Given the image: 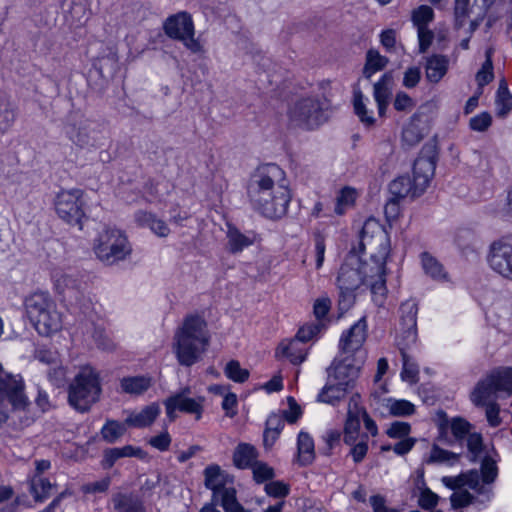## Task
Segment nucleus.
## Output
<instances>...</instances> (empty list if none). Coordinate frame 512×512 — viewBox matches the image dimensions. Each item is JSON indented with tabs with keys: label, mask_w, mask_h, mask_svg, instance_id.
<instances>
[{
	"label": "nucleus",
	"mask_w": 512,
	"mask_h": 512,
	"mask_svg": "<svg viewBox=\"0 0 512 512\" xmlns=\"http://www.w3.org/2000/svg\"><path fill=\"white\" fill-rule=\"evenodd\" d=\"M247 195L252 208L272 220L287 214L292 199L285 171L273 163L261 165L253 172Z\"/></svg>",
	"instance_id": "obj_1"
},
{
	"label": "nucleus",
	"mask_w": 512,
	"mask_h": 512,
	"mask_svg": "<svg viewBox=\"0 0 512 512\" xmlns=\"http://www.w3.org/2000/svg\"><path fill=\"white\" fill-rule=\"evenodd\" d=\"M211 334L207 321L198 314L185 316L174 334L173 349L180 365L190 367L207 352Z\"/></svg>",
	"instance_id": "obj_2"
},
{
	"label": "nucleus",
	"mask_w": 512,
	"mask_h": 512,
	"mask_svg": "<svg viewBox=\"0 0 512 512\" xmlns=\"http://www.w3.org/2000/svg\"><path fill=\"white\" fill-rule=\"evenodd\" d=\"M360 246L365 253L369 251L370 260L374 262L373 269L377 281L372 284L373 300L378 306H382L386 295V260L390 253L389 237L382 225L375 219H367L360 233Z\"/></svg>",
	"instance_id": "obj_3"
},
{
	"label": "nucleus",
	"mask_w": 512,
	"mask_h": 512,
	"mask_svg": "<svg viewBox=\"0 0 512 512\" xmlns=\"http://www.w3.org/2000/svg\"><path fill=\"white\" fill-rule=\"evenodd\" d=\"M374 262H362L357 255H349L341 265L337 287L339 289L338 306L341 313L348 311L355 302V291L362 285H368L372 291L373 282L377 281Z\"/></svg>",
	"instance_id": "obj_4"
},
{
	"label": "nucleus",
	"mask_w": 512,
	"mask_h": 512,
	"mask_svg": "<svg viewBox=\"0 0 512 512\" xmlns=\"http://www.w3.org/2000/svg\"><path fill=\"white\" fill-rule=\"evenodd\" d=\"M368 323L366 316L361 317L349 329L343 331L339 339V359L334 360V370L339 377L344 370H349L356 377L364 360L356 358L362 353V347L367 339Z\"/></svg>",
	"instance_id": "obj_5"
},
{
	"label": "nucleus",
	"mask_w": 512,
	"mask_h": 512,
	"mask_svg": "<svg viewBox=\"0 0 512 512\" xmlns=\"http://www.w3.org/2000/svg\"><path fill=\"white\" fill-rule=\"evenodd\" d=\"M68 403L81 413L88 412L102 394L99 373L91 366L80 368L68 386Z\"/></svg>",
	"instance_id": "obj_6"
},
{
	"label": "nucleus",
	"mask_w": 512,
	"mask_h": 512,
	"mask_svg": "<svg viewBox=\"0 0 512 512\" xmlns=\"http://www.w3.org/2000/svg\"><path fill=\"white\" fill-rule=\"evenodd\" d=\"M27 316L36 331L51 336L62 329V314L48 293L36 292L25 301Z\"/></svg>",
	"instance_id": "obj_7"
},
{
	"label": "nucleus",
	"mask_w": 512,
	"mask_h": 512,
	"mask_svg": "<svg viewBox=\"0 0 512 512\" xmlns=\"http://www.w3.org/2000/svg\"><path fill=\"white\" fill-rule=\"evenodd\" d=\"M512 394V368H496L486 374L475 385L470 394L471 402L477 407L496 402L499 397Z\"/></svg>",
	"instance_id": "obj_8"
},
{
	"label": "nucleus",
	"mask_w": 512,
	"mask_h": 512,
	"mask_svg": "<svg viewBox=\"0 0 512 512\" xmlns=\"http://www.w3.org/2000/svg\"><path fill=\"white\" fill-rule=\"evenodd\" d=\"M436 164L432 158L420 157L413 166V179L400 176L389 185L390 193L397 199L418 197L424 193L434 176Z\"/></svg>",
	"instance_id": "obj_9"
},
{
	"label": "nucleus",
	"mask_w": 512,
	"mask_h": 512,
	"mask_svg": "<svg viewBox=\"0 0 512 512\" xmlns=\"http://www.w3.org/2000/svg\"><path fill=\"white\" fill-rule=\"evenodd\" d=\"M327 103L317 96L301 97L288 108L287 116L291 126L313 130L326 122Z\"/></svg>",
	"instance_id": "obj_10"
},
{
	"label": "nucleus",
	"mask_w": 512,
	"mask_h": 512,
	"mask_svg": "<svg viewBox=\"0 0 512 512\" xmlns=\"http://www.w3.org/2000/svg\"><path fill=\"white\" fill-rule=\"evenodd\" d=\"M93 251L101 262L113 265L125 260L131 254L132 248L121 230L104 227L94 240Z\"/></svg>",
	"instance_id": "obj_11"
},
{
	"label": "nucleus",
	"mask_w": 512,
	"mask_h": 512,
	"mask_svg": "<svg viewBox=\"0 0 512 512\" xmlns=\"http://www.w3.org/2000/svg\"><path fill=\"white\" fill-rule=\"evenodd\" d=\"M54 204L56 213L62 220L82 229V220L86 217L83 190L77 188L61 190L57 194Z\"/></svg>",
	"instance_id": "obj_12"
},
{
	"label": "nucleus",
	"mask_w": 512,
	"mask_h": 512,
	"mask_svg": "<svg viewBox=\"0 0 512 512\" xmlns=\"http://www.w3.org/2000/svg\"><path fill=\"white\" fill-rule=\"evenodd\" d=\"M164 30L168 37L181 41L192 53L202 51V45L194 37V23L186 12L170 16L164 23Z\"/></svg>",
	"instance_id": "obj_13"
},
{
	"label": "nucleus",
	"mask_w": 512,
	"mask_h": 512,
	"mask_svg": "<svg viewBox=\"0 0 512 512\" xmlns=\"http://www.w3.org/2000/svg\"><path fill=\"white\" fill-rule=\"evenodd\" d=\"M449 487L454 490L451 495V503L454 508H461L468 505H481L490 499L491 482H448Z\"/></svg>",
	"instance_id": "obj_14"
},
{
	"label": "nucleus",
	"mask_w": 512,
	"mask_h": 512,
	"mask_svg": "<svg viewBox=\"0 0 512 512\" xmlns=\"http://www.w3.org/2000/svg\"><path fill=\"white\" fill-rule=\"evenodd\" d=\"M487 262L493 272L512 282V235L501 237L490 244Z\"/></svg>",
	"instance_id": "obj_15"
},
{
	"label": "nucleus",
	"mask_w": 512,
	"mask_h": 512,
	"mask_svg": "<svg viewBox=\"0 0 512 512\" xmlns=\"http://www.w3.org/2000/svg\"><path fill=\"white\" fill-rule=\"evenodd\" d=\"M447 425L454 440L460 445L466 444L471 460L476 461L483 454L482 434L473 430V425L462 417H454Z\"/></svg>",
	"instance_id": "obj_16"
},
{
	"label": "nucleus",
	"mask_w": 512,
	"mask_h": 512,
	"mask_svg": "<svg viewBox=\"0 0 512 512\" xmlns=\"http://www.w3.org/2000/svg\"><path fill=\"white\" fill-rule=\"evenodd\" d=\"M343 441L349 446L348 455L355 463H360L366 457L369 450V436L367 433L359 432V421L357 418L346 419L343 430Z\"/></svg>",
	"instance_id": "obj_17"
},
{
	"label": "nucleus",
	"mask_w": 512,
	"mask_h": 512,
	"mask_svg": "<svg viewBox=\"0 0 512 512\" xmlns=\"http://www.w3.org/2000/svg\"><path fill=\"white\" fill-rule=\"evenodd\" d=\"M334 375V378L338 380L336 384L326 385L318 395V400L323 403L335 405L342 398L345 397L349 385L353 382L355 377L350 375L349 370H344L338 377L334 370V363H332L329 369V376Z\"/></svg>",
	"instance_id": "obj_18"
},
{
	"label": "nucleus",
	"mask_w": 512,
	"mask_h": 512,
	"mask_svg": "<svg viewBox=\"0 0 512 512\" xmlns=\"http://www.w3.org/2000/svg\"><path fill=\"white\" fill-rule=\"evenodd\" d=\"M205 485L213 491V501H220L225 512H250L238 502L235 488L226 486V482H205Z\"/></svg>",
	"instance_id": "obj_19"
},
{
	"label": "nucleus",
	"mask_w": 512,
	"mask_h": 512,
	"mask_svg": "<svg viewBox=\"0 0 512 512\" xmlns=\"http://www.w3.org/2000/svg\"><path fill=\"white\" fill-rule=\"evenodd\" d=\"M482 459L480 466V473L472 469L467 473H462L456 477L444 476L441 480H495L498 476V460L493 455L486 452L484 446L483 454L479 457ZM478 460V458L476 459Z\"/></svg>",
	"instance_id": "obj_20"
},
{
	"label": "nucleus",
	"mask_w": 512,
	"mask_h": 512,
	"mask_svg": "<svg viewBox=\"0 0 512 512\" xmlns=\"http://www.w3.org/2000/svg\"><path fill=\"white\" fill-rule=\"evenodd\" d=\"M170 397L176 404L179 412L194 415V418L197 421L202 418L204 412L205 397H191L190 387L181 388L179 391L173 393Z\"/></svg>",
	"instance_id": "obj_21"
},
{
	"label": "nucleus",
	"mask_w": 512,
	"mask_h": 512,
	"mask_svg": "<svg viewBox=\"0 0 512 512\" xmlns=\"http://www.w3.org/2000/svg\"><path fill=\"white\" fill-rule=\"evenodd\" d=\"M67 135L80 148L90 149L98 146L96 131L88 120H81L71 125Z\"/></svg>",
	"instance_id": "obj_22"
},
{
	"label": "nucleus",
	"mask_w": 512,
	"mask_h": 512,
	"mask_svg": "<svg viewBox=\"0 0 512 512\" xmlns=\"http://www.w3.org/2000/svg\"><path fill=\"white\" fill-rule=\"evenodd\" d=\"M51 277L58 294L64 297L76 294L80 281L73 271L63 268H54Z\"/></svg>",
	"instance_id": "obj_23"
},
{
	"label": "nucleus",
	"mask_w": 512,
	"mask_h": 512,
	"mask_svg": "<svg viewBox=\"0 0 512 512\" xmlns=\"http://www.w3.org/2000/svg\"><path fill=\"white\" fill-rule=\"evenodd\" d=\"M35 359L39 362L52 366L48 372L50 379L60 382L65 377V369L60 365L59 353L50 348L40 347L35 351Z\"/></svg>",
	"instance_id": "obj_24"
},
{
	"label": "nucleus",
	"mask_w": 512,
	"mask_h": 512,
	"mask_svg": "<svg viewBox=\"0 0 512 512\" xmlns=\"http://www.w3.org/2000/svg\"><path fill=\"white\" fill-rule=\"evenodd\" d=\"M393 77L391 73H385L374 84L373 97L377 103L378 114L380 117L385 116L392 94Z\"/></svg>",
	"instance_id": "obj_25"
},
{
	"label": "nucleus",
	"mask_w": 512,
	"mask_h": 512,
	"mask_svg": "<svg viewBox=\"0 0 512 512\" xmlns=\"http://www.w3.org/2000/svg\"><path fill=\"white\" fill-rule=\"evenodd\" d=\"M161 413L160 405L153 402L139 412H131L126 418L129 427L145 428L151 426Z\"/></svg>",
	"instance_id": "obj_26"
},
{
	"label": "nucleus",
	"mask_w": 512,
	"mask_h": 512,
	"mask_svg": "<svg viewBox=\"0 0 512 512\" xmlns=\"http://www.w3.org/2000/svg\"><path fill=\"white\" fill-rule=\"evenodd\" d=\"M425 77L428 82L439 83L449 69V58L445 55L434 54L427 57L425 62Z\"/></svg>",
	"instance_id": "obj_27"
},
{
	"label": "nucleus",
	"mask_w": 512,
	"mask_h": 512,
	"mask_svg": "<svg viewBox=\"0 0 512 512\" xmlns=\"http://www.w3.org/2000/svg\"><path fill=\"white\" fill-rule=\"evenodd\" d=\"M276 356L288 359L292 364H300L306 358V350L297 339L283 340L277 350Z\"/></svg>",
	"instance_id": "obj_28"
},
{
	"label": "nucleus",
	"mask_w": 512,
	"mask_h": 512,
	"mask_svg": "<svg viewBox=\"0 0 512 512\" xmlns=\"http://www.w3.org/2000/svg\"><path fill=\"white\" fill-rule=\"evenodd\" d=\"M134 218L139 226L149 228L159 237H167L170 233V229L165 221L157 218V216L151 212L140 210L135 213Z\"/></svg>",
	"instance_id": "obj_29"
},
{
	"label": "nucleus",
	"mask_w": 512,
	"mask_h": 512,
	"mask_svg": "<svg viewBox=\"0 0 512 512\" xmlns=\"http://www.w3.org/2000/svg\"><path fill=\"white\" fill-rule=\"evenodd\" d=\"M152 386V378L146 375L128 376L120 380L121 392L139 396Z\"/></svg>",
	"instance_id": "obj_30"
},
{
	"label": "nucleus",
	"mask_w": 512,
	"mask_h": 512,
	"mask_svg": "<svg viewBox=\"0 0 512 512\" xmlns=\"http://www.w3.org/2000/svg\"><path fill=\"white\" fill-rule=\"evenodd\" d=\"M228 249L231 253L237 254L245 248L253 245L255 234L253 232L244 234L234 226H228L227 231Z\"/></svg>",
	"instance_id": "obj_31"
},
{
	"label": "nucleus",
	"mask_w": 512,
	"mask_h": 512,
	"mask_svg": "<svg viewBox=\"0 0 512 512\" xmlns=\"http://www.w3.org/2000/svg\"><path fill=\"white\" fill-rule=\"evenodd\" d=\"M369 99L363 95V93L358 89L354 90L353 93V107L354 112L359 118L360 122L366 127H372L376 119L374 117L373 111L368 109L367 104Z\"/></svg>",
	"instance_id": "obj_32"
},
{
	"label": "nucleus",
	"mask_w": 512,
	"mask_h": 512,
	"mask_svg": "<svg viewBox=\"0 0 512 512\" xmlns=\"http://www.w3.org/2000/svg\"><path fill=\"white\" fill-rule=\"evenodd\" d=\"M421 265L426 275L436 281L448 280V274L443 265L430 253L423 252L420 255Z\"/></svg>",
	"instance_id": "obj_33"
},
{
	"label": "nucleus",
	"mask_w": 512,
	"mask_h": 512,
	"mask_svg": "<svg viewBox=\"0 0 512 512\" xmlns=\"http://www.w3.org/2000/svg\"><path fill=\"white\" fill-rule=\"evenodd\" d=\"M258 456L254 446L248 443H240L233 453L234 465L240 469L250 468Z\"/></svg>",
	"instance_id": "obj_34"
},
{
	"label": "nucleus",
	"mask_w": 512,
	"mask_h": 512,
	"mask_svg": "<svg viewBox=\"0 0 512 512\" xmlns=\"http://www.w3.org/2000/svg\"><path fill=\"white\" fill-rule=\"evenodd\" d=\"M420 124L421 116L416 113L411 116L409 122L403 128L402 141L408 146H414L423 139L424 133Z\"/></svg>",
	"instance_id": "obj_35"
},
{
	"label": "nucleus",
	"mask_w": 512,
	"mask_h": 512,
	"mask_svg": "<svg viewBox=\"0 0 512 512\" xmlns=\"http://www.w3.org/2000/svg\"><path fill=\"white\" fill-rule=\"evenodd\" d=\"M350 417L357 418L359 425L361 424V420L363 421L368 436L375 437L378 435V427L375 421L369 416L365 408L359 406L354 399H352L349 404L347 419Z\"/></svg>",
	"instance_id": "obj_36"
},
{
	"label": "nucleus",
	"mask_w": 512,
	"mask_h": 512,
	"mask_svg": "<svg viewBox=\"0 0 512 512\" xmlns=\"http://www.w3.org/2000/svg\"><path fill=\"white\" fill-rule=\"evenodd\" d=\"M459 461L460 454H456L433 444L425 463L453 466L459 463Z\"/></svg>",
	"instance_id": "obj_37"
},
{
	"label": "nucleus",
	"mask_w": 512,
	"mask_h": 512,
	"mask_svg": "<svg viewBox=\"0 0 512 512\" xmlns=\"http://www.w3.org/2000/svg\"><path fill=\"white\" fill-rule=\"evenodd\" d=\"M396 343L400 353H414L417 348V328L401 327Z\"/></svg>",
	"instance_id": "obj_38"
},
{
	"label": "nucleus",
	"mask_w": 512,
	"mask_h": 512,
	"mask_svg": "<svg viewBox=\"0 0 512 512\" xmlns=\"http://www.w3.org/2000/svg\"><path fill=\"white\" fill-rule=\"evenodd\" d=\"M297 449L299 460L302 464H308L312 462L315 457V450L313 438L309 433L301 431L298 434Z\"/></svg>",
	"instance_id": "obj_39"
},
{
	"label": "nucleus",
	"mask_w": 512,
	"mask_h": 512,
	"mask_svg": "<svg viewBox=\"0 0 512 512\" xmlns=\"http://www.w3.org/2000/svg\"><path fill=\"white\" fill-rule=\"evenodd\" d=\"M402 356V371L401 379L410 384H415L419 380V366L415 361L414 353H401Z\"/></svg>",
	"instance_id": "obj_40"
},
{
	"label": "nucleus",
	"mask_w": 512,
	"mask_h": 512,
	"mask_svg": "<svg viewBox=\"0 0 512 512\" xmlns=\"http://www.w3.org/2000/svg\"><path fill=\"white\" fill-rule=\"evenodd\" d=\"M388 59L379 54L378 51L370 49L366 54V63L363 69V75L366 78H371L376 72L381 71L386 67Z\"/></svg>",
	"instance_id": "obj_41"
},
{
	"label": "nucleus",
	"mask_w": 512,
	"mask_h": 512,
	"mask_svg": "<svg viewBox=\"0 0 512 512\" xmlns=\"http://www.w3.org/2000/svg\"><path fill=\"white\" fill-rule=\"evenodd\" d=\"M127 426L126 420L124 422L107 420L101 428V436L106 442L114 443L125 434Z\"/></svg>",
	"instance_id": "obj_42"
},
{
	"label": "nucleus",
	"mask_w": 512,
	"mask_h": 512,
	"mask_svg": "<svg viewBox=\"0 0 512 512\" xmlns=\"http://www.w3.org/2000/svg\"><path fill=\"white\" fill-rule=\"evenodd\" d=\"M495 103L498 116L504 117L512 110V95L505 80L499 84Z\"/></svg>",
	"instance_id": "obj_43"
},
{
	"label": "nucleus",
	"mask_w": 512,
	"mask_h": 512,
	"mask_svg": "<svg viewBox=\"0 0 512 512\" xmlns=\"http://www.w3.org/2000/svg\"><path fill=\"white\" fill-rule=\"evenodd\" d=\"M385 407L389 414L396 417L410 416L415 412V406L408 400L388 398Z\"/></svg>",
	"instance_id": "obj_44"
},
{
	"label": "nucleus",
	"mask_w": 512,
	"mask_h": 512,
	"mask_svg": "<svg viewBox=\"0 0 512 512\" xmlns=\"http://www.w3.org/2000/svg\"><path fill=\"white\" fill-rule=\"evenodd\" d=\"M285 417L281 415V413H272L268 416L266 420V428L264 431V442L267 445L269 438H271L272 443L279 436L280 432L284 428Z\"/></svg>",
	"instance_id": "obj_45"
},
{
	"label": "nucleus",
	"mask_w": 512,
	"mask_h": 512,
	"mask_svg": "<svg viewBox=\"0 0 512 512\" xmlns=\"http://www.w3.org/2000/svg\"><path fill=\"white\" fill-rule=\"evenodd\" d=\"M357 192L351 187H344L339 192L336 198L335 213L343 215L349 208H351L356 200Z\"/></svg>",
	"instance_id": "obj_46"
},
{
	"label": "nucleus",
	"mask_w": 512,
	"mask_h": 512,
	"mask_svg": "<svg viewBox=\"0 0 512 512\" xmlns=\"http://www.w3.org/2000/svg\"><path fill=\"white\" fill-rule=\"evenodd\" d=\"M400 325L401 327H416L418 307L415 301L408 300L400 306Z\"/></svg>",
	"instance_id": "obj_47"
},
{
	"label": "nucleus",
	"mask_w": 512,
	"mask_h": 512,
	"mask_svg": "<svg viewBox=\"0 0 512 512\" xmlns=\"http://www.w3.org/2000/svg\"><path fill=\"white\" fill-rule=\"evenodd\" d=\"M224 374L228 379L236 383H244L250 375L249 371L242 368L237 360H231L226 364Z\"/></svg>",
	"instance_id": "obj_48"
},
{
	"label": "nucleus",
	"mask_w": 512,
	"mask_h": 512,
	"mask_svg": "<svg viewBox=\"0 0 512 512\" xmlns=\"http://www.w3.org/2000/svg\"><path fill=\"white\" fill-rule=\"evenodd\" d=\"M113 501L118 512H144L141 503L131 496L120 494Z\"/></svg>",
	"instance_id": "obj_49"
},
{
	"label": "nucleus",
	"mask_w": 512,
	"mask_h": 512,
	"mask_svg": "<svg viewBox=\"0 0 512 512\" xmlns=\"http://www.w3.org/2000/svg\"><path fill=\"white\" fill-rule=\"evenodd\" d=\"M434 18V11L430 6L421 5L412 13L414 26L418 28L427 27Z\"/></svg>",
	"instance_id": "obj_50"
},
{
	"label": "nucleus",
	"mask_w": 512,
	"mask_h": 512,
	"mask_svg": "<svg viewBox=\"0 0 512 512\" xmlns=\"http://www.w3.org/2000/svg\"><path fill=\"white\" fill-rule=\"evenodd\" d=\"M15 121V111L7 100H0V133L6 132Z\"/></svg>",
	"instance_id": "obj_51"
},
{
	"label": "nucleus",
	"mask_w": 512,
	"mask_h": 512,
	"mask_svg": "<svg viewBox=\"0 0 512 512\" xmlns=\"http://www.w3.org/2000/svg\"><path fill=\"white\" fill-rule=\"evenodd\" d=\"M491 55H492L491 50H487L486 51V60L483 63L482 68L476 74V81L480 87L487 85L494 78Z\"/></svg>",
	"instance_id": "obj_52"
},
{
	"label": "nucleus",
	"mask_w": 512,
	"mask_h": 512,
	"mask_svg": "<svg viewBox=\"0 0 512 512\" xmlns=\"http://www.w3.org/2000/svg\"><path fill=\"white\" fill-rule=\"evenodd\" d=\"M323 327L324 325L320 322L304 325L298 330L295 339L302 344L306 343L315 338L321 332Z\"/></svg>",
	"instance_id": "obj_53"
},
{
	"label": "nucleus",
	"mask_w": 512,
	"mask_h": 512,
	"mask_svg": "<svg viewBox=\"0 0 512 512\" xmlns=\"http://www.w3.org/2000/svg\"><path fill=\"white\" fill-rule=\"evenodd\" d=\"M288 409L280 411L281 415L285 417V420L294 424L298 421V419L302 416V409L300 405L297 403L294 397H287Z\"/></svg>",
	"instance_id": "obj_54"
},
{
	"label": "nucleus",
	"mask_w": 512,
	"mask_h": 512,
	"mask_svg": "<svg viewBox=\"0 0 512 512\" xmlns=\"http://www.w3.org/2000/svg\"><path fill=\"white\" fill-rule=\"evenodd\" d=\"M250 468L252 469L254 480H272L275 476L273 468L261 461L256 460Z\"/></svg>",
	"instance_id": "obj_55"
},
{
	"label": "nucleus",
	"mask_w": 512,
	"mask_h": 512,
	"mask_svg": "<svg viewBox=\"0 0 512 512\" xmlns=\"http://www.w3.org/2000/svg\"><path fill=\"white\" fill-rule=\"evenodd\" d=\"M331 300L327 296L317 298L313 304V314L318 321L323 320L331 309Z\"/></svg>",
	"instance_id": "obj_56"
},
{
	"label": "nucleus",
	"mask_w": 512,
	"mask_h": 512,
	"mask_svg": "<svg viewBox=\"0 0 512 512\" xmlns=\"http://www.w3.org/2000/svg\"><path fill=\"white\" fill-rule=\"evenodd\" d=\"M411 431V426L407 422L395 421L387 430V435L390 438L404 439L409 438L408 435Z\"/></svg>",
	"instance_id": "obj_57"
},
{
	"label": "nucleus",
	"mask_w": 512,
	"mask_h": 512,
	"mask_svg": "<svg viewBox=\"0 0 512 512\" xmlns=\"http://www.w3.org/2000/svg\"><path fill=\"white\" fill-rule=\"evenodd\" d=\"M492 124V117L487 112H482L470 119V128L474 131L484 132Z\"/></svg>",
	"instance_id": "obj_58"
},
{
	"label": "nucleus",
	"mask_w": 512,
	"mask_h": 512,
	"mask_svg": "<svg viewBox=\"0 0 512 512\" xmlns=\"http://www.w3.org/2000/svg\"><path fill=\"white\" fill-rule=\"evenodd\" d=\"M439 501V497L437 494L432 492L428 488H422L419 498H418V505L425 510H429L437 506Z\"/></svg>",
	"instance_id": "obj_59"
},
{
	"label": "nucleus",
	"mask_w": 512,
	"mask_h": 512,
	"mask_svg": "<svg viewBox=\"0 0 512 512\" xmlns=\"http://www.w3.org/2000/svg\"><path fill=\"white\" fill-rule=\"evenodd\" d=\"M266 493L274 498H285L290 491V487L284 482H265Z\"/></svg>",
	"instance_id": "obj_60"
},
{
	"label": "nucleus",
	"mask_w": 512,
	"mask_h": 512,
	"mask_svg": "<svg viewBox=\"0 0 512 512\" xmlns=\"http://www.w3.org/2000/svg\"><path fill=\"white\" fill-rule=\"evenodd\" d=\"M415 443H416L415 438H404V439H400V441H398L392 447L391 446H383L382 450L387 451V450L392 449L395 454H397L399 456H403V455H406L409 451H411V449L414 447Z\"/></svg>",
	"instance_id": "obj_61"
},
{
	"label": "nucleus",
	"mask_w": 512,
	"mask_h": 512,
	"mask_svg": "<svg viewBox=\"0 0 512 512\" xmlns=\"http://www.w3.org/2000/svg\"><path fill=\"white\" fill-rule=\"evenodd\" d=\"M314 250L316 257V269H320L324 263L325 257V237L321 233H316L314 235Z\"/></svg>",
	"instance_id": "obj_62"
},
{
	"label": "nucleus",
	"mask_w": 512,
	"mask_h": 512,
	"mask_svg": "<svg viewBox=\"0 0 512 512\" xmlns=\"http://www.w3.org/2000/svg\"><path fill=\"white\" fill-rule=\"evenodd\" d=\"M52 487L51 482H31V492L37 501H43L47 498Z\"/></svg>",
	"instance_id": "obj_63"
},
{
	"label": "nucleus",
	"mask_w": 512,
	"mask_h": 512,
	"mask_svg": "<svg viewBox=\"0 0 512 512\" xmlns=\"http://www.w3.org/2000/svg\"><path fill=\"white\" fill-rule=\"evenodd\" d=\"M414 105L413 99L405 92H398L396 94L393 106L397 111H410Z\"/></svg>",
	"instance_id": "obj_64"
}]
</instances>
